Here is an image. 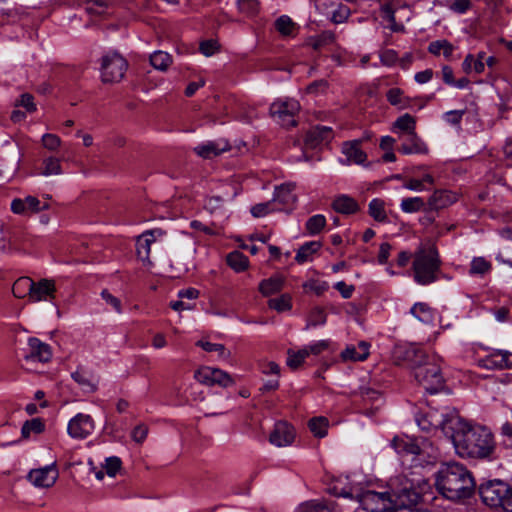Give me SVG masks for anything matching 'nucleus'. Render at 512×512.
Returning <instances> with one entry per match:
<instances>
[{"label": "nucleus", "mask_w": 512, "mask_h": 512, "mask_svg": "<svg viewBox=\"0 0 512 512\" xmlns=\"http://www.w3.org/2000/svg\"><path fill=\"white\" fill-rule=\"evenodd\" d=\"M379 15L383 20L389 23V28L394 32L404 30V25L396 21V15L400 18L409 19V8L407 5H402L398 0H390L381 4Z\"/></svg>", "instance_id": "nucleus-10"}, {"label": "nucleus", "mask_w": 512, "mask_h": 512, "mask_svg": "<svg viewBox=\"0 0 512 512\" xmlns=\"http://www.w3.org/2000/svg\"><path fill=\"white\" fill-rule=\"evenodd\" d=\"M230 149V145L227 141H208L206 143L200 144L194 148V151L197 155L202 158L211 159L220 155L221 153L228 151Z\"/></svg>", "instance_id": "nucleus-20"}, {"label": "nucleus", "mask_w": 512, "mask_h": 512, "mask_svg": "<svg viewBox=\"0 0 512 512\" xmlns=\"http://www.w3.org/2000/svg\"><path fill=\"white\" fill-rule=\"evenodd\" d=\"M511 356L508 351L498 350L485 357L482 365L487 369H509L512 367Z\"/></svg>", "instance_id": "nucleus-21"}, {"label": "nucleus", "mask_w": 512, "mask_h": 512, "mask_svg": "<svg viewBox=\"0 0 512 512\" xmlns=\"http://www.w3.org/2000/svg\"><path fill=\"white\" fill-rule=\"evenodd\" d=\"M392 447L400 455H418L435 457V449L431 442L424 438L396 436L391 442Z\"/></svg>", "instance_id": "nucleus-7"}, {"label": "nucleus", "mask_w": 512, "mask_h": 512, "mask_svg": "<svg viewBox=\"0 0 512 512\" xmlns=\"http://www.w3.org/2000/svg\"><path fill=\"white\" fill-rule=\"evenodd\" d=\"M334 288L340 292L344 299H349L355 290L353 285H348L344 281L337 282Z\"/></svg>", "instance_id": "nucleus-63"}, {"label": "nucleus", "mask_w": 512, "mask_h": 512, "mask_svg": "<svg viewBox=\"0 0 512 512\" xmlns=\"http://www.w3.org/2000/svg\"><path fill=\"white\" fill-rule=\"evenodd\" d=\"M402 90L399 88H392L388 90L386 97L391 105H400L402 103Z\"/></svg>", "instance_id": "nucleus-61"}, {"label": "nucleus", "mask_w": 512, "mask_h": 512, "mask_svg": "<svg viewBox=\"0 0 512 512\" xmlns=\"http://www.w3.org/2000/svg\"><path fill=\"white\" fill-rule=\"evenodd\" d=\"M300 108V104L297 100H277L270 106V115L280 125L293 127L297 125L295 117L299 113Z\"/></svg>", "instance_id": "nucleus-9"}, {"label": "nucleus", "mask_w": 512, "mask_h": 512, "mask_svg": "<svg viewBox=\"0 0 512 512\" xmlns=\"http://www.w3.org/2000/svg\"><path fill=\"white\" fill-rule=\"evenodd\" d=\"M360 394H361L362 399L365 402H372L373 403L375 401H380L381 400L380 393L378 391L372 389V388H369V387L361 388Z\"/></svg>", "instance_id": "nucleus-56"}, {"label": "nucleus", "mask_w": 512, "mask_h": 512, "mask_svg": "<svg viewBox=\"0 0 512 512\" xmlns=\"http://www.w3.org/2000/svg\"><path fill=\"white\" fill-rule=\"evenodd\" d=\"M228 265L236 272H242L247 269L249 260L248 258L239 251H234L227 256Z\"/></svg>", "instance_id": "nucleus-36"}, {"label": "nucleus", "mask_w": 512, "mask_h": 512, "mask_svg": "<svg viewBox=\"0 0 512 512\" xmlns=\"http://www.w3.org/2000/svg\"><path fill=\"white\" fill-rule=\"evenodd\" d=\"M292 298L289 294H282L278 298H273L268 301V306L277 312L289 311L292 308Z\"/></svg>", "instance_id": "nucleus-42"}, {"label": "nucleus", "mask_w": 512, "mask_h": 512, "mask_svg": "<svg viewBox=\"0 0 512 512\" xmlns=\"http://www.w3.org/2000/svg\"><path fill=\"white\" fill-rule=\"evenodd\" d=\"M307 358V351L303 349L294 351L289 349L287 351V366L293 370L299 368L304 360Z\"/></svg>", "instance_id": "nucleus-43"}, {"label": "nucleus", "mask_w": 512, "mask_h": 512, "mask_svg": "<svg viewBox=\"0 0 512 512\" xmlns=\"http://www.w3.org/2000/svg\"><path fill=\"white\" fill-rule=\"evenodd\" d=\"M456 194L447 190H436L428 199L430 210L443 209L456 202Z\"/></svg>", "instance_id": "nucleus-24"}, {"label": "nucleus", "mask_w": 512, "mask_h": 512, "mask_svg": "<svg viewBox=\"0 0 512 512\" xmlns=\"http://www.w3.org/2000/svg\"><path fill=\"white\" fill-rule=\"evenodd\" d=\"M59 476L58 470L55 464H51L42 468L32 469L28 475V481L39 488L52 487L57 481Z\"/></svg>", "instance_id": "nucleus-14"}, {"label": "nucleus", "mask_w": 512, "mask_h": 512, "mask_svg": "<svg viewBox=\"0 0 512 512\" xmlns=\"http://www.w3.org/2000/svg\"><path fill=\"white\" fill-rule=\"evenodd\" d=\"M321 247V244L316 241L307 242L302 245L295 256V260L299 264H303L310 260L311 256L316 253Z\"/></svg>", "instance_id": "nucleus-32"}, {"label": "nucleus", "mask_w": 512, "mask_h": 512, "mask_svg": "<svg viewBox=\"0 0 512 512\" xmlns=\"http://www.w3.org/2000/svg\"><path fill=\"white\" fill-rule=\"evenodd\" d=\"M369 214L374 218V220L378 222H385L387 220V215L384 201L378 198L371 200L369 203Z\"/></svg>", "instance_id": "nucleus-39"}, {"label": "nucleus", "mask_w": 512, "mask_h": 512, "mask_svg": "<svg viewBox=\"0 0 512 512\" xmlns=\"http://www.w3.org/2000/svg\"><path fill=\"white\" fill-rule=\"evenodd\" d=\"M34 287V281L29 277H20L13 285L12 292L17 298L30 296L31 289Z\"/></svg>", "instance_id": "nucleus-31"}, {"label": "nucleus", "mask_w": 512, "mask_h": 512, "mask_svg": "<svg viewBox=\"0 0 512 512\" xmlns=\"http://www.w3.org/2000/svg\"><path fill=\"white\" fill-rule=\"evenodd\" d=\"M332 129L328 126H314L309 129L305 136V144L311 148H315L324 141L332 138Z\"/></svg>", "instance_id": "nucleus-22"}, {"label": "nucleus", "mask_w": 512, "mask_h": 512, "mask_svg": "<svg viewBox=\"0 0 512 512\" xmlns=\"http://www.w3.org/2000/svg\"><path fill=\"white\" fill-rule=\"evenodd\" d=\"M440 425L460 457L484 459L493 454L495 444L492 433L483 426L464 421L456 411L448 412Z\"/></svg>", "instance_id": "nucleus-1"}, {"label": "nucleus", "mask_w": 512, "mask_h": 512, "mask_svg": "<svg viewBox=\"0 0 512 512\" xmlns=\"http://www.w3.org/2000/svg\"><path fill=\"white\" fill-rule=\"evenodd\" d=\"M399 151L403 154H425L428 152L426 144L417 133L406 134Z\"/></svg>", "instance_id": "nucleus-23"}, {"label": "nucleus", "mask_w": 512, "mask_h": 512, "mask_svg": "<svg viewBox=\"0 0 512 512\" xmlns=\"http://www.w3.org/2000/svg\"><path fill=\"white\" fill-rule=\"evenodd\" d=\"M275 29L283 37L295 36L298 27L295 22L287 15H282L274 23Z\"/></svg>", "instance_id": "nucleus-30"}, {"label": "nucleus", "mask_w": 512, "mask_h": 512, "mask_svg": "<svg viewBox=\"0 0 512 512\" xmlns=\"http://www.w3.org/2000/svg\"><path fill=\"white\" fill-rule=\"evenodd\" d=\"M510 492V485L502 480H488L482 483L478 488L483 503L492 508L503 509L504 502Z\"/></svg>", "instance_id": "nucleus-6"}, {"label": "nucleus", "mask_w": 512, "mask_h": 512, "mask_svg": "<svg viewBox=\"0 0 512 512\" xmlns=\"http://www.w3.org/2000/svg\"><path fill=\"white\" fill-rule=\"evenodd\" d=\"M429 489L428 481L415 472L395 476L389 481V491L395 510H411Z\"/></svg>", "instance_id": "nucleus-4"}, {"label": "nucleus", "mask_w": 512, "mask_h": 512, "mask_svg": "<svg viewBox=\"0 0 512 512\" xmlns=\"http://www.w3.org/2000/svg\"><path fill=\"white\" fill-rule=\"evenodd\" d=\"M491 268V264L483 257L474 258L470 266V274H485Z\"/></svg>", "instance_id": "nucleus-50"}, {"label": "nucleus", "mask_w": 512, "mask_h": 512, "mask_svg": "<svg viewBox=\"0 0 512 512\" xmlns=\"http://www.w3.org/2000/svg\"><path fill=\"white\" fill-rule=\"evenodd\" d=\"M310 321L313 326L324 324L326 322V314L324 310L319 307L314 308L311 312Z\"/></svg>", "instance_id": "nucleus-59"}, {"label": "nucleus", "mask_w": 512, "mask_h": 512, "mask_svg": "<svg viewBox=\"0 0 512 512\" xmlns=\"http://www.w3.org/2000/svg\"><path fill=\"white\" fill-rule=\"evenodd\" d=\"M435 485L441 495L452 501L469 498L475 491L471 472L456 462L441 466L436 473Z\"/></svg>", "instance_id": "nucleus-3"}, {"label": "nucleus", "mask_w": 512, "mask_h": 512, "mask_svg": "<svg viewBox=\"0 0 512 512\" xmlns=\"http://www.w3.org/2000/svg\"><path fill=\"white\" fill-rule=\"evenodd\" d=\"M30 349L29 354L26 356L27 360H37L39 362H48L52 357L51 347L39 340L38 338L31 337L28 340Z\"/></svg>", "instance_id": "nucleus-19"}, {"label": "nucleus", "mask_w": 512, "mask_h": 512, "mask_svg": "<svg viewBox=\"0 0 512 512\" xmlns=\"http://www.w3.org/2000/svg\"><path fill=\"white\" fill-rule=\"evenodd\" d=\"M147 434L148 427L143 424H140L133 429L131 436L135 442L142 443L146 439Z\"/></svg>", "instance_id": "nucleus-57"}, {"label": "nucleus", "mask_w": 512, "mask_h": 512, "mask_svg": "<svg viewBox=\"0 0 512 512\" xmlns=\"http://www.w3.org/2000/svg\"><path fill=\"white\" fill-rule=\"evenodd\" d=\"M95 429L92 417L88 414L78 413L68 423L67 432L74 439H85Z\"/></svg>", "instance_id": "nucleus-13"}, {"label": "nucleus", "mask_w": 512, "mask_h": 512, "mask_svg": "<svg viewBox=\"0 0 512 512\" xmlns=\"http://www.w3.org/2000/svg\"><path fill=\"white\" fill-rule=\"evenodd\" d=\"M127 61L117 52L104 55L101 59V79L104 83L119 82L125 75Z\"/></svg>", "instance_id": "nucleus-8"}, {"label": "nucleus", "mask_w": 512, "mask_h": 512, "mask_svg": "<svg viewBox=\"0 0 512 512\" xmlns=\"http://www.w3.org/2000/svg\"><path fill=\"white\" fill-rule=\"evenodd\" d=\"M365 509L371 512H386L395 510L390 491L375 492L367 491L362 499Z\"/></svg>", "instance_id": "nucleus-12"}, {"label": "nucleus", "mask_w": 512, "mask_h": 512, "mask_svg": "<svg viewBox=\"0 0 512 512\" xmlns=\"http://www.w3.org/2000/svg\"><path fill=\"white\" fill-rule=\"evenodd\" d=\"M42 145L49 151H56L61 146V139L56 134H44L41 139Z\"/></svg>", "instance_id": "nucleus-52"}, {"label": "nucleus", "mask_w": 512, "mask_h": 512, "mask_svg": "<svg viewBox=\"0 0 512 512\" xmlns=\"http://www.w3.org/2000/svg\"><path fill=\"white\" fill-rule=\"evenodd\" d=\"M428 51L436 56L442 53L446 59H449L454 51V46L447 40H437L429 44Z\"/></svg>", "instance_id": "nucleus-33"}, {"label": "nucleus", "mask_w": 512, "mask_h": 512, "mask_svg": "<svg viewBox=\"0 0 512 512\" xmlns=\"http://www.w3.org/2000/svg\"><path fill=\"white\" fill-rule=\"evenodd\" d=\"M44 430V423L40 418H34L26 421L21 429L23 438H28L32 432L41 433Z\"/></svg>", "instance_id": "nucleus-46"}, {"label": "nucleus", "mask_w": 512, "mask_h": 512, "mask_svg": "<svg viewBox=\"0 0 512 512\" xmlns=\"http://www.w3.org/2000/svg\"><path fill=\"white\" fill-rule=\"evenodd\" d=\"M257 0H238L239 10L246 14H254L258 10Z\"/></svg>", "instance_id": "nucleus-55"}, {"label": "nucleus", "mask_w": 512, "mask_h": 512, "mask_svg": "<svg viewBox=\"0 0 512 512\" xmlns=\"http://www.w3.org/2000/svg\"><path fill=\"white\" fill-rule=\"evenodd\" d=\"M395 357L407 363L415 380L430 393L438 392L444 385L441 358L429 355L415 345L397 347Z\"/></svg>", "instance_id": "nucleus-2"}, {"label": "nucleus", "mask_w": 512, "mask_h": 512, "mask_svg": "<svg viewBox=\"0 0 512 512\" xmlns=\"http://www.w3.org/2000/svg\"><path fill=\"white\" fill-rule=\"evenodd\" d=\"M40 174L43 176L62 174L60 159L52 156L45 158L42 162V169Z\"/></svg>", "instance_id": "nucleus-37"}, {"label": "nucleus", "mask_w": 512, "mask_h": 512, "mask_svg": "<svg viewBox=\"0 0 512 512\" xmlns=\"http://www.w3.org/2000/svg\"><path fill=\"white\" fill-rule=\"evenodd\" d=\"M196 345L201 347L202 349H204L207 352H218L219 355L223 358H227L230 355L229 352H226L224 345L219 344V343H211V342L200 340L196 343Z\"/></svg>", "instance_id": "nucleus-48"}, {"label": "nucleus", "mask_w": 512, "mask_h": 512, "mask_svg": "<svg viewBox=\"0 0 512 512\" xmlns=\"http://www.w3.org/2000/svg\"><path fill=\"white\" fill-rule=\"evenodd\" d=\"M303 287L317 296L322 295L329 288L326 282L318 280H309L303 284Z\"/></svg>", "instance_id": "nucleus-51"}, {"label": "nucleus", "mask_w": 512, "mask_h": 512, "mask_svg": "<svg viewBox=\"0 0 512 512\" xmlns=\"http://www.w3.org/2000/svg\"><path fill=\"white\" fill-rule=\"evenodd\" d=\"M328 348V342L325 340L318 341L312 345L304 347V350L307 351V357L311 354L318 355L324 350Z\"/></svg>", "instance_id": "nucleus-58"}, {"label": "nucleus", "mask_w": 512, "mask_h": 512, "mask_svg": "<svg viewBox=\"0 0 512 512\" xmlns=\"http://www.w3.org/2000/svg\"><path fill=\"white\" fill-rule=\"evenodd\" d=\"M71 377L86 393H94L98 389L99 378L83 367H78Z\"/></svg>", "instance_id": "nucleus-18"}, {"label": "nucleus", "mask_w": 512, "mask_h": 512, "mask_svg": "<svg viewBox=\"0 0 512 512\" xmlns=\"http://www.w3.org/2000/svg\"><path fill=\"white\" fill-rule=\"evenodd\" d=\"M121 468V460L118 457H109L105 460L104 469L107 475L114 477Z\"/></svg>", "instance_id": "nucleus-53"}, {"label": "nucleus", "mask_w": 512, "mask_h": 512, "mask_svg": "<svg viewBox=\"0 0 512 512\" xmlns=\"http://www.w3.org/2000/svg\"><path fill=\"white\" fill-rule=\"evenodd\" d=\"M369 355V344L367 342H360L358 347L348 346L342 353L343 360L350 361H363Z\"/></svg>", "instance_id": "nucleus-27"}, {"label": "nucleus", "mask_w": 512, "mask_h": 512, "mask_svg": "<svg viewBox=\"0 0 512 512\" xmlns=\"http://www.w3.org/2000/svg\"><path fill=\"white\" fill-rule=\"evenodd\" d=\"M462 68L465 73H470L474 70L477 74H481L484 72L485 64L480 60H476L472 54H468L462 63Z\"/></svg>", "instance_id": "nucleus-45"}, {"label": "nucleus", "mask_w": 512, "mask_h": 512, "mask_svg": "<svg viewBox=\"0 0 512 512\" xmlns=\"http://www.w3.org/2000/svg\"><path fill=\"white\" fill-rule=\"evenodd\" d=\"M361 140L347 141L343 143L342 152L350 162L363 164L366 159V153L361 149Z\"/></svg>", "instance_id": "nucleus-25"}, {"label": "nucleus", "mask_w": 512, "mask_h": 512, "mask_svg": "<svg viewBox=\"0 0 512 512\" xmlns=\"http://www.w3.org/2000/svg\"><path fill=\"white\" fill-rule=\"evenodd\" d=\"M275 210H276V208L274 207V202H273V200H271V201H268L265 203H259V204L252 206L251 214L254 217L259 218V217H264L267 214H269Z\"/></svg>", "instance_id": "nucleus-49"}, {"label": "nucleus", "mask_w": 512, "mask_h": 512, "mask_svg": "<svg viewBox=\"0 0 512 512\" xmlns=\"http://www.w3.org/2000/svg\"><path fill=\"white\" fill-rule=\"evenodd\" d=\"M295 189V184L286 183L276 188L274 198L272 199L275 203L276 201L282 204H293L296 202L297 198L292 192Z\"/></svg>", "instance_id": "nucleus-29"}, {"label": "nucleus", "mask_w": 512, "mask_h": 512, "mask_svg": "<svg viewBox=\"0 0 512 512\" xmlns=\"http://www.w3.org/2000/svg\"><path fill=\"white\" fill-rule=\"evenodd\" d=\"M400 208L405 213H415L425 209V202L421 197H408L402 199Z\"/></svg>", "instance_id": "nucleus-38"}, {"label": "nucleus", "mask_w": 512, "mask_h": 512, "mask_svg": "<svg viewBox=\"0 0 512 512\" xmlns=\"http://www.w3.org/2000/svg\"><path fill=\"white\" fill-rule=\"evenodd\" d=\"M441 260L436 246L432 243L420 245L414 253V280L420 285H428L438 279Z\"/></svg>", "instance_id": "nucleus-5"}, {"label": "nucleus", "mask_w": 512, "mask_h": 512, "mask_svg": "<svg viewBox=\"0 0 512 512\" xmlns=\"http://www.w3.org/2000/svg\"><path fill=\"white\" fill-rule=\"evenodd\" d=\"M295 437V432L292 426L287 422H277L273 431L270 433L269 442L277 447H284L290 445Z\"/></svg>", "instance_id": "nucleus-15"}, {"label": "nucleus", "mask_w": 512, "mask_h": 512, "mask_svg": "<svg viewBox=\"0 0 512 512\" xmlns=\"http://www.w3.org/2000/svg\"><path fill=\"white\" fill-rule=\"evenodd\" d=\"M464 113V110H451L444 114V118L448 123L458 125L461 122Z\"/></svg>", "instance_id": "nucleus-62"}, {"label": "nucleus", "mask_w": 512, "mask_h": 512, "mask_svg": "<svg viewBox=\"0 0 512 512\" xmlns=\"http://www.w3.org/2000/svg\"><path fill=\"white\" fill-rule=\"evenodd\" d=\"M332 207L336 212L347 215L354 214L359 209L357 202L347 195L337 197L333 201Z\"/></svg>", "instance_id": "nucleus-28"}, {"label": "nucleus", "mask_w": 512, "mask_h": 512, "mask_svg": "<svg viewBox=\"0 0 512 512\" xmlns=\"http://www.w3.org/2000/svg\"><path fill=\"white\" fill-rule=\"evenodd\" d=\"M411 313L421 322L430 323L433 320L431 308L425 303H416L411 308Z\"/></svg>", "instance_id": "nucleus-40"}, {"label": "nucleus", "mask_w": 512, "mask_h": 512, "mask_svg": "<svg viewBox=\"0 0 512 512\" xmlns=\"http://www.w3.org/2000/svg\"><path fill=\"white\" fill-rule=\"evenodd\" d=\"M200 52L205 56H211L219 50V44L215 40H205L200 43Z\"/></svg>", "instance_id": "nucleus-54"}, {"label": "nucleus", "mask_w": 512, "mask_h": 512, "mask_svg": "<svg viewBox=\"0 0 512 512\" xmlns=\"http://www.w3.org/2000/svg\"><path fill=\"white\" fill-rule=\"evenodd\" d=\"M164 232L161 229L149 230L137 238L136 250L138 257L143 261L149 260L151 244L157 238L163 236Z\"/></svg>", "instance_id": "nucleus-17"}, {"label": "nucleus", "mask_w": 512, "mask_h": 512, "mask_svg": "<svg viewBox=\"0 0 512 512\" xmlns=\"http://www.w3.org/2000/svg\"><path fill=\"white\" fill-rule=\"evenodd\" d=\"M397 58V53L392 49L385 50L380 54L381 62L383 65L386 66L394 65L397 61Z\"/></svg>", "instance_id": "nucleus-60"}, {"label": "nucleus", "mask_w": 512, "mask_h": 512, "mask_svg": "<svg viewBox=\"0 0 512 512\" xmlns=\"http://www.w3.org/2000/svg\"><path fill=\"white\" fill-rule=\"evenodd\" d=\"M394 128L406 134L416 133V120L415 118L406 113L394 122Z\"/></svg>", "instance_id": "nucleus-34"}, {"label": "nucleus", "mask_w": 512, "mask_h": 512, "mask_svg": "<svg viewBox=\"0 0 512 512\" xmlns=\"http://www.w3.org/2000/svg\"><path fill=\"white\" fill-rule=\"evenodd\" d=\"M326 224V218L324 215L317 214L310 217L306 222V230L309 234L315 235L318 234Z\"/></svg>", "instance_id": "nucleus-44"}, {"label": "nucleus", "mask_w": 512, "mask_h": 512, "mask_svg": "<svg viewBox=\"0 0 512 512\" xmlns=\"http://www.w3.org/2000/svg\"><path fill=\"white\" fill-rule=\"evenodd\" d=\"M194 377L199 383L208 386L218 385L226 388L234 384L233 379L227 372L209 366L199 368Z\"/></svg>", "instance_id": "nucleus-11"}, {"label": "nucleus", "mask_w": 512, "mask_h": 512, "mask_svg": "<svg viewBox=\"0 0 512 512\" xmlns=\"http://www.w3.org/2000/svg\"><path fill=\"white\" fill-rule=\"evenodd\" d=\"M150 63L155 69L165 71L171 65L172 57L167 52L155 51L150 55Z\"/></svg>", "instance_id": "nucleus-35"}, {"label": "nucleus", "mask_w": 512, "mask_h": 512, "mask_svg": "<svg viewBox=\"0 0 512 512\" xmlns=\"http://www.w3.org/2000/svg\"><path fill=\"white\" fill-rule=\"evenodd\" d=\"M55 283L53 280L42 279L34 282L29 296L30 302L48 301L55 297Z\"/></svg>", "instance_id": "nucleus-16"}, {"label": "nucleus", "mask_w": 512, "mask_h": 512, "mask_svg": "<svg viewBox=\"0 0 512 512\" xmlns=\"http://www.w3.org/2000/svg\"><path fill=\"white\" fill-rule=\"evenodd\" d=\"M308 426L316 437H324L327 433L328 419L325 417H314L309 420Z\"/></svg>", "instance_id": "nucleus-41"}, {"label": "nucleus", "mask_w": 512, "mask_h": 512, "mask_svg": "<svg viewBox=\"0 0 512 512\" xmlns=\"http://www.w3.org/2000/svg\"><path fill=\"white\" fill-rule=\"evenodd\" d=\"M284 283L285 277L280 274H276L268 279L262 280L259 283L258 289L263 296L267 297L280 292L283 289Z\"/></svg>", "instance_id": "nucleus-26"}, {"label": "nucleus", "mask_w": 512, "mask_h": 512, "mask_svg": "<svg viewBox=\"0 0 512 512\" xmlns=\"http://www.w3.org/2000/svg\"><path fill=\"white\" fill-rule=\"evenodd\" d=\"M101 296L107 304L111 305L117 312H121V302L118 298L114 297L108 290H103Z\"/></svg>", "instance_id": "nucleus-64"}, {"label": "nucleus", "mask_w": 512, "mask_h": 512, "mask_svg": "<svg viewBox=\"0 0 512 512\" xmlns=\"http://www.w3.org/2000/svg\"><path fill=\"white\" fill-rule=\"evenodd\" d=\"M335 40V36L332 32H329V31H326V32H323L320 36H318L317 38L315 39H310L309 40V45L314 49V50H320L322 47L328 45V44H331L333 43Z\"/></svg>", "instance_id": "nucleus-47"}]
</instances>
